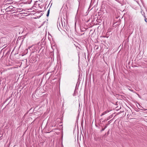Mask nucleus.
<instances>
[{
  "mask_svg": "<svg viewBox=\"0 0 147 147\" xmlns=\"http://www.w3.org/2000/svg\"><path fill=\"white\" fill-rule=\"evenodd\" d=\"M59 25L60 28H61V29L62 30L64 28L63 23L62 22H61V24H59Z\"/></svg>",
  "mask_w": 147,
  "mask_h": 147,
  "instance_id": "obj_1",
  "label": "nucleus"
},
{
  "mask_svg": "<svg viewBox=\"0 0 147 147\" xmlns=\"http://www.w3.org/2000/svg\"><path fill=\"white\" fill-rule=\"evenodd\" d=\"M109 112V111H105L102 114V115H101V116H102V115H105V114L108 113Z\"/></svg>",
  "mask_w": 147,
  "mask_h": 147,
  "instance_id": "obj_2",
  "label": "nucleus"
},
{
  "mask_svg": "<svg viewBox=\"0 0 147 147\" xmlns=\"http://www.w3.org/2000/svg\"><path fill=\"white\" fill-rule=\"evenodd\" d=\"M22 39V42L24 40V37H23L22 38H21V37H19L18 38V40H21Z\"/></svg>",
  "mask_w": 147,
  "mask_h": 147,
  "instance_id": "obj_3",
  "label": "nucleus"
},
{
  "mask_svg": "<svg viewBox=\"0 0 147 147\" xmlns=\"http://www.w3.org/2000/svg\"><path fill=\"white\" fill-rule=\"evenodd\" d=\"M107 126H106L104 128L102 129L101 130V131H104L107 128Z\"/></svg>",
  "mask_w": 147,
  "mask_h": 147,
  "instance_id": "obj_4",
  "label": "nucleus"
},
{
  "mask_svg": "<svg viewBox=\"0 0 147 147\" xmlns=\"http://www.w3.org/2000/svg\"><path fill=\"white\" fill-rule=\"evenodd\" d=\"M144 17L145 18V21L146 22H147V19L146 18V17L145 16H144Z\"/></svg>",
  "mask_w": 147,
  "mask_h": 147,
  "instance_id": "obj_5",
  "label": "nucleus"
},
{
  "mask_svg": "<svg viewBox=\"0 0 147 147\" xmlns=\"http://www.w3.org/2000/svg\"><path fill=\"white\" fill-rule=\"evenodd\" d=\"M49 11H50L49 9V10H48V12H47V13H49Z\"/></svg>",
  "mask_w": 147,
  "mask_h": 147,
  "instance_id": "obj_6",
  "label": "nucleus"
},
{
  "mask_svg": "<svg viewBox=\"0 0 147 147\" xmlns=\"http://www.w3.org/2000/svg\"><path fill=\"white\" fill-rule=\"evenodd\" d=\"M32 47V46H30L28 47V49H30V48H31Z\"/></svg>",
  "mask_w": 147,
  "mask_h": 147,
  "instance_id": "obj_7",
  "label": "nucleus"
},
{
  "mask_svg": "<svg viewBox=\"0 0 147 147\" xmlns=\"http://www.w3.org/2000/svg\"><path fill=\"white\" fill-rule=\"evenodd\" d=\"M49 13H47V16H49Z\"/></svg>",
  "mask_w": 147,
  "mask_h": 147,
  "instance_id": "obj_8",
  "label": "nucleus"
},
{
  "mask_svg": "<svg viewBox=\"0 0 147 147\" xmlns=\"http://www.w3.org/2000/svg\"><path fill=\"white\" fill-rule=\"evenodd\" d=\"M58 26V28L59 29V30H60L59 29V27H58V26Z\"/></svg>",
  "mask_w": 147,
  "mask_h": 147,
  "instance_id": "obj_9",
  "label": "nucleus"
},
{
  "mask_svg": "<svg viewBox=\"0 0 147 147\" xmlns=\"http://www.w3.org/2000/svg\"><path fill=\"white\" fill-rule=\"evenodd\" d=\"M65 24V23H64V24ZM64 27H65V24H64Z\"/></svg>",
  "mask_w": 147,
  "mask_h": 147,
  "instance_id": "obj_10",
  "label": "nucleus"
},
{
  "mask_svg": "<svg viewBox=\"0 0 147 147\" xmlns=\"http://www.w3.org/2000/svg\"><path fill=\"white\" fill-rule=\"evenodd\" d=\"M142 14L143 15H144V14L142 13Z\"/></svg>",
  "mask_w": 147,
  "mask_h": 147,
  "instance_id": "obj_11",
  "label": "nucleus"
},
{
  "mask_svg": "<svg viewBox=\"0 0 147 147\" xmlns=\"http://www.w3.org/2000/svg\"><path fill=\"white\" fill-rule=\"evenodd\" d=\"M142 14L143 15H144V14L142 13Z\"/></svg>",
  "mask_w": 147,
  "mask_h": 147,
  "instance_id": "obj_12",
  "label": "nucleus"
}]
</instances>
